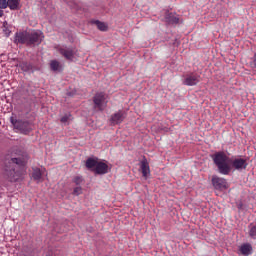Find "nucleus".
I'll return each mask as SVG.
<instances>
[{
  "mask_svg": "<svg viewBox=\"0 0 256 256\" xmlns=\"http://www.w3.org/2000/svg\"><path fill=\"white\" fill-rule=\"evenodd\" d=\"M25 167V158H11L8 161V165L5 167V175L11 183H15L19 181V179H23L25 175V171L23 168Z\"/></svg>",
  "mask_w": 256,
  "mask_h": 256,
  "instance_id": "nucleus-1",
  "label": "nucleus"
},
{
  "mask_svg": "<svg viewBox=\"0 0 256 256\" xmlns=\"http://www.w3.org/2000/svg\"><path fill=\"white\" fill-rule=\"evenodd\" d=\"M211 159L221 175H229L231 173V158L225 151H218L212 154Z\"/></svg>",
  "mask_w": 256,
  "mask_h": 256,
  "instance_id": "nucleus-2",
  "label": "nucleus"
},
{
  "mask_svg": "<svg viewBox=\"0 0 256 256\" xmlns=\"http://www.w3.org/2000/svg\"><path fill=\"white\" fill-rule=\"evenodd\" d=\"M86 167L90 171H94L96 175H107L109 173V165L106 162L98 161L93 158L86 160Z\"/></svg>",
  "mask_w": 256,
  "mask_h": 256,
  "instance_id": "nucleus-3",
  "label": "nucleus"
},
{
  "mask_svg": "<svg viewBox=\"0 0 256 256\" xmlns=\"http://www.w3.org/2000/svg\"><path fill=\"white\" fill-rule=\"evenodd\" d=\"M93 103L95 109H98V111H105L107 103H109V96L104 92H98L93 98Z\"/></svg>",
  "mask_w": 256,
  "mask_h": 256,
  "instance_id": "nucleus-4",
  "label": "nucleus"
},
{
  "mask_svg": "<svg viewBox=\"0 0 256 256\" xmlns=\"http://www.w3.org/2000/svg\"><path fill=\"white\" fill-rule=\"evenodd\" d=\"M10 123L13 125L14 129H17V131H20V133H24V135H27L29 131H31V123L28 121L23 120H17L15 117H10Z\"/></svg>",
  "mask_w": 256,
  "mask_h": 256,
  "instance_id": "nucleus-5",
  "label": "nucleus"
},
{
  "mask_svg": "<svg viewBox=\"0 0 256 256\" xmlns=\"http://www.w3.org/2000/svg\"><path fill=\"white\" fill-rule=\"evenodd\" d=\"M43 37V32L39 30H33L28 32V46L41 45Z\"/></svg>",
  "mask_w": 256,
  "mask_h": 256,
  "instance_id": "nucleus-6",
  "label": "nucleus"
},
{
  "mask_svg": "<svg viewBox=\"0 0 256 256\" xmlns=\"http://www.w3.org/2000/svg\"><path fill=\"white\" fill-rule=\"evenodd\" d=\"M247 165H249V163H247V159L245 158L235 157L230 159V167L236 171H243L247 169Z\"/></svg>",
  "mask_w": 256,
  "mask_h": 256,
  "instance_id": "nucleus-7",
  "label": "nucleus"
},
{
  "mask_svg": "<svg viewBox=\"0 0 256 256\" xmlns=\"http://www.w3.org/2000/svg\"><path fill=\"white\" fill-rule=\"evenodd\" d=\"M201 81V76L197 73H189L184 76L183 85H187L188 87H193L197 85Z\"/></svg>",
  "mask_w": 256,
  "mask_h": 256,
  "instance_id": "nucleus-8",
  "label": "nucleus"
},
{
  "mask_svg": "<svg viewBox=\"0 0 256 256\" xmlns=\"http://www.w3.org/2000/svg\"><path fill=\"white\" fill-rule=\"evenodd\" d=\"M127 117V113L123 110H119L118 112H115L110 117V124L111 125H121L123 121H125V118Z\"/></svg>",
  "mask_w": 256,
  "mask_h": 256,
  "instance_id": "nucleus-9",
  "label": "nucleus"
},
{
  "mask_svg": "<svg viewBox=\"0 0 256 256\" xmlns=\"http://www.w3.org/2000/svg\"><path fill=\"white\" fill-rule=\"evenodd\" d=\"M29 32H16L14 36V43L16 45H28Z\"/></svg>",
  "mask_w": 256,
  "mask_h": 256,
  "instance_id": "nucleus-10",
  "label": "nucleus"
},
{
  "mask_svg": "<svg viewBox=\"0 0 256 256\" xmlns=\"http://www.w3.org/2000/svg\"><path fill=\"white\" fill-rule=\"evenodd\" d=\"M212 185L214 189L218 191H223V189H227L229 186L227 185V180L225 178H220L218 176L212 177Z\"/></svg>",
  "mask_w": 256,
  "mask_h": 256,
  "instance_id": "nucleus-11",
  "label": "nucleus"
},
{
  "mask_svg": "<svg viewBox=\"0 0 256 256\" xmlns=\"http://www.w3.org/2000/svg\"><path fill=\"white\" fill-rule=\"evenodd\" d=\"M58 51L60 55L65 57V59H67L68 61H73V58L75 57V51L73 50V48L67 46H60L58 48Z\"/></svg>",
  "mask_w": 256,
  "mask_h": 256,
  "instance_id": "nucleus-12",
  "label": "nucleus"
},
{
  "mask_svg": "<svg viewBox=\"0 0 256 256\" xmlns=\"http://www.w3.org/2000/svg\"><path fill=\"white\" fill-rule=\"evenodd\" d=\"M46 171L47 170L45 168H33V172H32L33 181H36V183L43 182V177L47 175Z\"/></svg>",
  "mask_w": 256,
  "mask_h": 256,
  "instance_id": "nucleus-13",
  "label": "nucleus"
},
{
  "mask_svg": "<svg viewBox=\"0 0 256 256\" xmlns=\"http://www.w3.org/2000/svg\"><path fill=\"white\" fill-rule=\"evenodd\" d=\"M140 169L142 171L143 177L147 179V177H149V175L151 174V170L149 168V162H147L145 158L140 162Z\"/></svg>",
  "mask_w": 256,
  "mask_h": 256,
  "instance_id": "nucleus-14",
  "label": "nucleus"
},
{
  "mask_svg": "<svg viewBox=\"0 0 256 256\" xmlns=\"http://www.w3.org/2000/svg\"><path fill=\"white\" fill-rule=\"evenodd\" d=\"M7 7H9L10 11H19L21 5V0H6Z\"/></svg>",
  "mask_w": 256,
  "mask_h": 256,
  "instance_id": "nucleus-15",
  "label": "nucleus"
},
{
  "mask_svg": "<svg viewBox=\"0 0 256 256\" xmlns=\"http://www.w3.org/2000/svg\"><path fill=\"white\" fill-rule=\"evenodd\" d=\"M166 22L170 25H177L179 23V17L173 13H168L165 17Z\"/></svg>",
  "mask_w": 256,
  "mask_h": 256,
  "instance_id": "nucleus-16",
  "label": "nucleus"
},
{
  "mask_svg": "<svg viewBox=\"0 0 256 256\" xmlns=\"http://www.w3.org/2000/svg\"><path fill=\"white\" fill-rule=\"evenodd\" d=\"M252 249L253 248L251 247V244L246 243V244H243L240 246L239 251H240V253H242V255L247 256V255H251Z\"/></svg>",
  "mask_w": 256,
  "mask_h": 256,
  "instance_id": "nucleus-17",
  "label": "nucleus"
},
{
  "mask_svg": "<svg viewBox=\"0 0 256 256\" xmlns=\"http://www.w3.org/2000/svg\"><path fill=\"white\" fill-rule=\"evenodd\" d=\"M94 25L99 29V31H107V24L105 22H101L99 20L92 21Z\"/></svg>",
  "mask_w": 256,
  "mask_h": 256,
  "instance_id": "nucleus-18",
  "label": "nucleus"
},
{
  "mask_svg": "<svg viewBox=\"0 0 256 256\" xmlns=\"http://www.w3.org/2000/svg\"><path fill=\"white\" fill-rule=\"evenodd\" d=\"M50 67L52 71H61V64L57 60H52L50 62Z\"/></svg>",
  "mask_w": 256,
  "mask_h": 256,
  "instance_id": "nucleus-19",
  "label": "nucleus"
},
{
  "mask_svg": "<svg viewBox=\"0 0 256 256\" xmlns=\"http://www.w3.org/2000/svg\"><path fill=\"white\" fill-rule=\"evenodd\" d=\"M7 0H0V18L5 15V12L3 10L7 9Z\"/></svg>",
  "mask_w": 256,
  "mask_h": 256,
  "instance_id": "nucleus-20",
  "label": "nucleus"
},
{
  "mask_svg": "<svg viewBox=\"0 0 256 256\" xmlns=\"http://www.w3.org/2000/svg\"><path fill=\"white\" fill-rule=\"evenodd\" d=\"M19 67L22 69V71H24L25 73H27V71H31L32 66L28 63V62H22L20 63Z\"/></svg>",
  "mask_w": 256,
  "mask_h": 256,
  "instance_id": "nucleus-21",
  "label": "nucleus"
},
{
  "mask_svg": "<svg viewBox=\"0 0 256 256\" xmlns=\"http://www.w3.org/2000/svg\"><path fill=\"white\" fill-rule=\"evenodd\" d=\"M249 236L252 238V239H256V225H250L249 226Z\"/></svg>",
  "mask_w": 256,
  "mask_h": 256,
  "instance_id": "nucleus-22",
  "label": "nucleus"
},
{
  "mask_svg": "<svg viewBox=\"0 0 256 256\" xmlns=\"http://www.w3.org/2000/svg\"><path fill=\"white\" fill-rule=\"evenodd\" d=\"M83 193V188L81 186H77L73 190V195L79 196Z\"/></svg>",
  "mask_w": 256,
  "mask_h": 256,
  "instance_id": "nucleus-23",
  "label": "nucleus"
},
{
  "mask_svg": "<svg viewBox=\"0 0 256 256\" xmlns=\"http://www.w3.org/2000/svg\"><path fill=\"white\" fill-rule=\"evenodd\" d=\"M73 183H75V185H80L83 183V177L81 176H76L73 178Z\"/></svg>",
  "mask_w": 256,
  "mask_h": 256,
  "instance_id": "nucleus-24",
  "label": "nucleus"
},
{
  "mask_svg": "<svg viewBox=\"0 0 256 256\" xmlns=\"http://www.w3.org/2000/svg\"><path fill=\"white\" fill-rule=\"evenodd\" d=\"M68 121H71V114H65V115L61 118V123H67Z\"/></svg>",
  "mask_w": 256,
  "mask_h": 256,
  "instance_id": "nucleus-25",
  "label": "nucleus"
},
{
  "mask_svg": "<svg viewBox=\"0 0 256 256\" xmlns=\"http://www.w3.org/2000/svg\"><path fill=\"white\" fill-rule=\"evenodd\" d=\"M3 31H4V33L6 35V37H9V35H11L10 30L5 27V24L3 25Z\"/></svg>",
  "mask_w": 256,
  "mask_h": 256,
  "instance_id": "nucleus-26",
  "label": "nucleus"
},
{
  "mask_svg": "<svg viewBox=\"0 0 256 256\" xmlns=\"http://www.w3.org/2000/svg\"><path fill=\"white\" fill-rule=\"evenodd\" d=\"M242 207H243V205L240 204V205L238 206V209H241Z\"/></svg>",
  "mask_w": 256,
  "mask_h": 256,
  "instance_id": "nucleus-27",
  "label": "nucleus"
}]
</instances>
